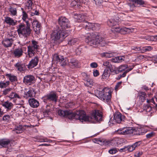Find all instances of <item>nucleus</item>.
<instances>
[{"instance_id":"nucleus-1","label":"nucleus","mask_w":157,"mask_h":157,"mask_svg":"<svg viewBox=\"0 0 157 157\" xmlns=\"http://www.w3.org/2000/svg\"><path fill=\"white\" fill-rule=\"evenodd\" d=\"M70 119H75L76 120H79L82 122H90L94 123L95 121H101L102 119V114L100 111L95 110L91 113L90 117L86 115L85 112L83 110L76 111L75 113H72L71 111H68L67 116Z\"/></svg>"},{"instance_id":"nucleus-2","label":"nucleus","mask_w":157,"mask_h":157,"mask_svg":"<svg viewBox=\"0 0 157 157\" xmlns=\"http://www.w3.org/2000/svg\"><path fill=\"white\" fill-rule=\"evenodd\" d=\"M67 36V34L65 30L58 29L52 32L51 34V38L52 40L57 44L62 42Z\"/></svg>"},{"instance_id":"nucleus-3","label":"nucleus","mask_w":157,"mask_h":157,"mask_svg":"<svg viewBox=\"0 0 157 157\" xmlns=\"http://www.w3.org/2000/svg\"><path fill=\"white\" fill-rule=\"evenodd\" d=\"M95 93L98 97L110 105L111 101V92L109 89L105 87L101 91L97 90Z\"/></svg>"},{"instance_id":"nucleus-4","label":"nucleus","mask_w":157,"mask_h":157,"mask_svg":"<svg viewBox=\"0 0 157 157\" xmlns=\"http://www.w3.org/2000/svg\"><path fill=\"white\" fill-rule=\"evenodd\" d=\"M17 32L19 36L27 38L30 36L32 31L30 28L26 27L24 24L21 23L17 26Z\"/></svg>"},{"instance_id":"nucleus-5","label":"nucleus","mask_w":157,"mask_h":157,"mask_svg":"<svg viewBox=\"0 0 157 157\" xmlns=\"http://www.w3.org/2000/svg\"><path fill=\"white\" fill-rule=\"evenodd\" d=\"M101 40V37L99 36L92 33L86 38V41L89 45L94 47V46L99 44Z\"/></svg>"},{"instance_id":"nucleus-6","label":"nucleus","mask_w":157,"mask_h":157,"mask_svg":"<svg viewBox=\"0 0 157 157\" xmlns=\"http://www.w3.org/2000/svg\"><path fill=\"white\" fill-rule=\"evenodd\" d=\"M121 133L124 134H133L135 135H142L144 132H142V130L140 128L132 130L130 128H124L121 130Z\"/></svg>"},{"instance_id":"nucleus-7","label":"nucleus","mask_w":157,"mask_h":157,"mask_svg":"<svg viewBox=\"0 0 157 157\" xmlns=\"http://www.w3.org/2000/svg\"><path fill=\"white\" fill-rule=\"evenodd\" d=\"M58 22L59 26L63 30L71 28L70 21L65 17H61L58 19Z\"/></svg>"},{"instance_id":"nucleus-8","label":"nucleus","mask_w":157,"mask_h":157,"mask_svg":"<svg viewBox=\"0 0 157 157\" xmlns=\"http://www.w3.org/2000/svg\"><path fill=\"white\" fill-rule=\"evenodd\" d=\"M58 98V96L56 93L55 91H52L43 97L42 99L44 102H47V100H48L56 103L57 101Z\"/></svg>"},{"instance_id":"nucleus-9","label":"nucleus","mask_w":157,"mask_h":157,"mask_svg":"<svg viewBox=\"0 0 157 157\" xmlns=\"http://www.w3.org/2000/svg\"><path fill=\"white\" fill-rule=\"evenodd\" d=\"M53 59L59 63V64L62 67L66 66L68 62V59L67 58H64L63 56L55 54L53 56Z\"/></svg>"},{"instance_id":"nucleus-10","label":"nucleus","mask_w":157,"mask_h":157,"mask_svg":"<svg viewBox=\"0 0 157 157\" xmlns=\"http://www.w3.org/2000/svg\"><path fill=\"white\" fill-rule=\"evenodd\" d=\"M36 81L35 77L32 75H27L23 78V82L26 85H31Z\"/></svg>"},{"instance_id":"nucleus-11","label":"nucleus","mask_w":157,"mask_h":157,"mask_svg":"<svg viewBox=\"0 0 157 157\" xmlns=\"http://www.w3.org/2000/svg\"><path fill=\"white\" fill-rule=\"evenodd\" d=\"M31 23L35 33L37 34H39L40 32V24L36 20H33Z\"/></svg>"},{"instance_id":"nucleus-12","label":"nucleus","mask_w":157,"mask_h":157,"mask_svg":"<svg viewBox=\"0 0 157 157\" xmlns=\"http://www.w3.org/2000/svg\"><path fill=\"white\" fill-rule=\"evenodd\" d=\"M124 117L119 112H117L114 113L113 117L114 122L120 123L124 119Z\"/></svg>"},{"instance_id":"nucleus-13","label":"nucleus","mask_w":157,"mask_h":157,"mask_svg":"<svg viewBox=\"0 0 157 157\" xmlns=\"http://www.w3.org/2000/svg\"><path fill=\"white\" fill-rule=\"evenodd\" d=\"M12 140L8 139H2L0 140V145L3 147L8 148L11 146Z\"/></svg>"},{"instance_id":"nucleus-14","label":"nucleus","mask_w":157,"mask_h":157,"mask_svg":"<svg viewBox=\"0 0 157 157\" xmlns=\"http://www.w3.org/2000/svg\"><path fill=\"white\" fill-rule=\"evenodd\" d=\"M28 101L30 106L33 108H37L40 104L39 101L34 98H30Z\"/></svg>"},{"instance_id":"nucleus-15","label":"nucleus","mask_w":157,"mask_h":157,"mask_svg":"<svg viewBox=\"0 0 157 157\" xmlns=\"http://www.w3.org/2000/svg\"><path fill=\"white\" fill-rule=\"evenodd\" d=\"M39 59L38 57H35L30 61L29 64L27 65L29 69L32 68L36 66L38 64Z\"/></svg>"},{"instance_id":"nucleus-16","label":"nucleus","mask_w":157,"mask_h":157,"mask_svg":"<svg viewBox=\"0 0 157 157\" xmlns=\"http://www.w3.org/2000/svg\"><path fill=\"white\" fill-rule=\"evenodd\" d=\"M13 40L12 38L6 39L2 41V43L4 47H11L13 43Z\"/></svg>"},{"instance_id":"nucleus-17","label":"nucleus","mask_w":157,"mask_h":157,"mask_svg":"<svg viewBox=\"0 0 157 157\" xmlns=\"http://www.w3.org/2000/svg\"><path fill=\"white\" fill-rule=\"evenodd\" d=\"M23 51L21 48H15L13 51V54L15 57L19 58L23 54Z\"/></svg>"},{"instance_id":"nucleus-18","label":"nucleus","mask_w":157,"mask_h":157,"mask_svg":"<svg viewBox=\"0 0 157 157\" xmlns=\"http://www.w3.org/2000/svg\"><path fill=\"white\" fill-rule=\"evenodd\" d=\"M36 94L35 90L33 88H31L27 92L24 93V97L27 99L29 97H34Z\"/></svg>"},{"instance_id":"nucleus-19","label":"nucleus","mask_w":157,"mask_h":157,"mask_svg":"<svg viewBox=\"0 0 157 157\" xmlns=\"http://www.w3.org/2000/svg\"><path fill=\"white\" fill-rule=\"evenodd\" d=\"M14 66L16 69L20 72L24 71L25 69V65L21 62L19 61L17 62Z\"/></svg>"},{"instance_id":"nucleus-20","label":"nucleus","mask_w":157,"mask_h":157,"mask_svg":"<svg viewBox=\"0 0 157 157\" xmlns=\"http://www.w3.org/2000/svg\"><path fill=\"white\" fill-rule=\"evenodd\" d=\"M118 18V17H116V20H115V19H111L110 20H109L108 21H107V24L110 27H113L114 26H115L117 25L118 23H119L120 21L119 19H117V18Z\"/></svg>"},{"instance_id":"nucleus-21","label":"nucleus","mask_w":157,"mask_h":157,"mask_svg":"<svg viewBox=\"0 0 157 157\" xmlns=\"http://www.w3.org/2000/svg\"><path fill=\"white\" fill-rule=\"evenodd\" d=\"M124 142V140L123 139L117 137L114 138L111 141V143L115 146H118Z\"/></svg>"},{"instance_id":"nucleus-22","label":"nucleus","mask_w":157,"mask_h":157,"mask_svg":"<svg viewBox=\"0 0 157 157\" xmlns=\"http://www.w3.org/2000/svg\"><path fill=\"white\" fill-rule=\"evenodd\" d=\"M36 50L33 48L32 46L29 45L28 46V54L27 56L29 58H31L34 55L35 53V51Z\"/></svg>"},{"instance_id":"nucleus-23","label":"nucleus","mask_w":157,"mask_h":157,"mask_svg":"<svg viewBox=\"0 0 157 157\" xmlns=\"http://www.w3.org/2000/svg\"><path fill=\"white\" fill-rule=\"evenodd\" d=\"M4 21L7 24L12 26L16 25L17 23L16 21H15L13 19L9 17H5Z\"/></svg>"},{"instance_id":"nucleus-24","label":"nucleus","mask_w":157,"mask_h":157,"mask_svg":"<svg viewBox=\"0 0 157 157\" xmlns=\"http://www.w3.org/2000/svg\"><path fill=\"white\" fill-rule=\"evenodd\" d=\"M134 147L132 145H128L124 146L123 148L120 149L119 151L120 152H125L128 151L129 152H131L135 150Z\"/></svg>"},{"instance_id":"nucleus-25","label":"nucleus","mask_w":157,"mask_h":157,"mask_svg":"<svg viewBox=\"0 0 157 157\" xmlns=\"http://www.w3.org/2000/svg\"><path fill=\"white\" fill-rule=\"evenodd\" d=\"M78 61L74 59H71L69 62V66L72 68L77 67L78 66Z\"/></svg>"},{"instance_id":"nucleus-26","label":"nucleus","mask_w":157,"mask_h":157,"mask_svg":"<svg viewBox=\"0 0 157 157\" xmlns=\"http://www.w3.org/2000/svg\"><path fill=\"white\" fill-rule=\"evenodd\" d=\"M2 106L5 108L7 109V110H10L13 106V104L11 102L7 101L4 102L2 104Z\"/></svg>"},{"instance_id":"nucleus-27","label":"nucleus","mask_w":157,"mask_h":157,"mask_svg":"<svg viewBox=\"0 0 157 157\" xmlns=\"http://www.w3.org/2000/svg\"><path fill=\"white\" fill-rule=\"evenodd\" d=\"M110 73L109 72V69L106 68L105 69L102 75V78L103 79H107L109 77Z\"/></svg>"},{"instance_id":"nucleus-28","label":"nucleus","mask_w":157,"mask_h":157,"mask_svg":"<svg viewBox=\"0 0 157 157\" xmlns=\"http://www.w3.org/2000/svg\"><path fill=\"white\" fill-rule=\"evenodd\" d=\"M6 76L11 82H15L17 80V76L11 74H6Z\"/></svg>"},{"instance_id":"nucleus-29","label":"nucleus","mask_w":157,"mask_h":157,"mask_svg":"<svg viewBox=\"0 0 157 157\" xmlns=\"http://www.w3.org/2000/svg\"><path fill=\"white\" fill-rule=\"evenodd\" d=\"M82 26L85 28L86 29H91L92 28V23L87 21H83L81 24Z\"/></svg>"},{"instance_id":"nucleus-30","label":"nucleus","mask_w":157,"mask_h":157,"mask_svg":"<svg viewBox=\"0 0 157 157\" xmlns=\"http://www.w3.org/2000/svg\"><path fill=\"white\" fill-rule=\"evenodd\" d=\"M13 89L11 88H6L2 91V94L4 96L7 95L8 97L13 92Z\"/></svg>"},{"instance_id":"nucleus-31","label":"nucleus","mask_w":157,"mask_h":157,"mask_svg":"<svg viewBox=\"0 0 157 157\" xmlns=\"http://www.w3.org/2000/svg\"><path fill=\"white\" fill-rule=\"evenodd\" d=\"M8 10L11 15L13 16H17V12L16 8L13 7L11 6H10Z\"/></svg>"},{"instance_id":"nucleus-32","label":"nucleus","mask_w":157,"mask_h":157,"mask_svg":"<svg viewBox=\"0 0 157 157\" xmlns=\"http://www.w3.org/2000/svg\"><path fill=\"white\" fill-rule=\"evenodd\" d=\"M128 29L125 27L123 29H121L120 28L117 27L112 28L111 29V31L114 33H119L120 32H121L122 31L127 32Z\"/></svg>"},{"instance_id":"nucleus-33","label":"nucleus","mask_w":157,"mask_h":157,"mask_svg":"<svg viewBox=\"0 0 157 157\" xmlns=\"http://www.w3.org/2000/svg\"><path fill=\"white\" fill-rule=\"evenodd\" d=\"M10 82L9 81H6V82L1 81H0V88L2 89L4 88H6L9 86L10 85Z\"/></svg>"},{"instance_id":"nucleus-34","label":"nucleus","mask_w":157,"mask_h":157,"mask_svg":"<svg viewBox=\"0 0 157 157\" xmlns=\"http://www.w3.org/2000/svg\"><path fill=\"white\" fill-rule=\"evenodd\" d=\"M143 38L145 39L148 41H157V35L155 36H143Z\"/></svg>"},{"instance_id":"nucleus-35","label":"nucleus","mask_w":157,"mask_h":157,"mask_svg":"<svg viewBox=\"0 0 157 157\" xmlns=\"http://www.w3.org/2000/svg\"><path fill=\"white\" fill-rule=\"evenodd\" d=\"M68 44L69 45H73L78 42V40L76 38H71L68 39Z\"/></svg>"},{"instance_id":"nucleus-36","label":"nucleus","mask_w":157,"mask_h":157,"mask_svg":"<svg viewBox=\"0 0 157 157\" xmlns=\"http://www.w3.org/2000/svg\"><path fill=\"white\" fill-rule=\"evenodd\" d=\"M68 110H63L59 109L58 111V115L61 117H66L67 116Z\"/></svg>"},{"instance_id":"nucleus-37","label":"nucleus","mask_w":157,"mask_h":157,"mask_svg":"<svg viewBox=\"0 0 157 157\" xmlns=\"http://www.w3.org/2000/svg\"><path fill=\"white\" fill-rule=\"evenodd\" d=\"M83 16H82L80 14H75L74 18L79 22H81L84 21Z\"/></svg>"},{"instance_id":"nucleus-38","label":"nucleus","mask_w":157,"mask_h":157,"mask_svg":"<svg viewBox=\"0 0 157 157\" xmlns=\"http://www.w3.org/2000/svg\"><path fill=\"white\" fill-rule=\"evenodd\" d=\"M138 96L139 97L140 99L142 101H144L145 100L146 96V94L144 92H140L138 93Z\"/></svg>"},{"instance_id":"nucleus-39","label":"nucleus","mask_w":157,"mask_h":157,"mask_svg":"<svg viewBox=\"0 0 157 157\" xmlns=\"http://www.w3.org/2000/svg\"><path fill=\"white\" fill-rule=\"evenodd\" d=\"M8 97L12 99L16 98L19 99L21 98V97L19 96L18 94L13 92H12L11 94H10V95L8 96Z\"/></svg>"},{"instance_id":"nucleus-40","label":"nucleus","mask_w":157,"mask_h":157,"mask_svg":"<svg viewBox=\"0 0 157 157\" xmlns=\"http://www.w3.org/2000/svg\"><path fill=\"white\" fill-rule=\"evenodd\" d=\"M109 70L111 72L115 74H117L118 73L117 71V69L114 66L111 65L109 67Z\"/></svg>"},{"instance_id":"nucleus-41","label":"nucleus","mask_w":157,"mask_h":157,"mask_svg":"<svg viewBox=\"0 0 157 157\" xmlns=\"http://www.w3.org/2000/svg\"><path fill=\"white\" fill-rule=\"evenodd\" d=\"M31 42L32 44L30 45L32 46L33 48L37 50L39 48V47L38 42L34 40H32Z\"/></svg>"},{"instance_id":"nucleus-42","label":"nucleus","mask_w":157,"mask_h":157,"mask_svg":"<svg viewBox=\"0 0 157 157\" xmlns=\"http://www.w3.org/2000/svg\"><path fill=\"white\" fill-rule=\"evenodd\" d=\"M12 116L11 115H6L3 116L2 118V120L6 122H9L11 120Z\"/></svg>"},{"instance_id":"nucleus-43","label":"nucleus","mask_w":157,"mask_h":157,"mask_svg":"<svg viewBox=\"0 0 157 157\" xmlns=\"http://www.w3.org/2000/svg\"><path fill=\"white\" fill-rule=\"evenodd\" d=\"M114 53H108V52H105L102 54V56H103L107 58H111L114 56Z\"/></svg>"},{"instance_id":"nucleus-44","label":"nucleus","mask_w":157,"mask_h":157,"mask_svg":"<svg viewBox=\"0 0 157 157\" xmlns=\"http://www.w3.org/2000/svg\"><path fill=\"white\" fill-rule=\"evenodd\" d=\"M22 10V18L23 21H25L28 18V15L27 13L24 11L23 9L21 8Z\"/></svg>"},{"instance_id":"nucleus-45","label":"nucleus","mask_w":157,"mask_h":157,"mask_svg":"<svg viewBox=\"0 0 157 157\" xmlns=\"http://www.w3.org/2000/svg\"><path fill=\"white\" fill-rule=\"evenodd\" d=\"M127 67L128 65L126 64L121 65L119 67V71L121 72L122 71L125 70Z\"/></svg>"},{"instance_id":"nucleus-46","label":"nucleus","mask_w":157,"mask_h":157,"mask_svg":"<svg viewBox=\"0 0 157 157\" xmlns=\"http://www.w3.org/2000/svg\"><path fill=\"white\" fill-rule=\"evenodd\" d=\"M85 85L87 86L91 87L92 85V81H91L90 79H88L87 81L84 83Z\"/></svg>"},{"instance_id":"nucleus-47","label":"nucleus","mask_w":157,"mask_h":157,"mask_svg":"<svg viewBox=\"0 0 157 157\" xmlns=\"http://www.w3.org/2000/svg\"><path fill=\"white\" fill-rule=\"evenodd\" d=\"M144 110H145L146 112H150L151 110V107L148 105L145 106L143 107Z\"/></svg>"},{"instance_id":"nucleus-48","label":"nucleus","mask_w":157,"mask_h":157,"mask_svg":"<svg viewBox=\"0 0 157 157\" xmlns=\"http://www.w3.org/2000/svg\"><path fill=\"white\" fill-rule=\"evenodd\" d=\"M97 142L99 144L102 145H103L106 143V141L104 140L97 139L96 140Z\"/></svg>"},{"instance_id":"nucleus-49","label":"nucleus","mask_w":157,"mask_h":157,"mask_svg":"<svg viewBox=\"0 0 157 157\" xmlns=\"http://www.w3.org/2000/svg\"><path fill=\"white\" fill-rule=\"evenodd\" d=\"M33 4V3L32 1L29 0L28 1L27 4V6L28 9L30 10L32 9L31 7Z\"/></svg>"},{"instance_id":"nucleus-50","label":"nucleus","mask_w":157,"mask_h":157,"mask_svg":"<svg viewBox=\"0 0 157 157\" xmlns=\"http://www.w3.org/2000/svg\"><path fill=\"white\" fill-rule=\"evenodd\" d=\"M74 105L72 102H69L65 104V107L66 108H71Z\"/></svg>"},{"instance_id":"nucleus-51","label":"nucleus","mask_w":157,"mask_h":157,"mask_svg":"<svg viewBox=\"0 0 157 157\" xmlns=\"http://www.w3.org/2000/svg\"><path fill=\"white\" fill-rule=\"evenodd\" d=\"M121 82H119L116 85L115 90L116 91H117L121 88Z\"/></svg>"},{"instance_id":"nucleus-52","label":"nucleus","mask_w":157,"mask_h":157,"mask_svg":"<svg viewBox=\"0 0 157 157\" xmlns=\"http://www.w3.org/2000/svg\"><path fill=\"white\" fill-rule=\"evenodd\" d=\"M52 109L47 108V109L43 111V113L44 115H49L51 113Z\"/></svg>"},{"instance_id":"nucleus-53","label":"nucleus","mask_w":157,"mask_h":157,"mask_svg":"<svg viewBox=\"0 0 157 157\" xmlns=\"http://www.w3.org/2000/svg\"><path fill=\"white\" fill-rule=\"evenodd\" d=\"M134 2L136 3H137L140 5H142L144 4V2L142 0H135Z\"/></svg>"},{"instance_id":"nucleus-54","label":"nucleus","mask_w":157,"mask_h":157,"mask_svg":"<svg viewBox=\"0 0 157 157\" xmlns=\"http://www.w3.org/2000/svg\"><path fill=\"white\" fill-rule=\"evenodd\" d=\"M117 152V151L116 148L111 149L109 151V153L111 154H115Z\"/></svg>"},{"instance_id":"nucleus-55","label":"nucleus","mask_w":157,"mask_h":157,"mask_svg":"<svg viewBox=\"0 0 157 157\" xmlns=\"http://www.w3.org/2000/svg\"><path fill=\"white\" fill-rule=\"evenodd\" d=\"M82 50V48L80 47H78L75 50V53L77 55H79L81 54Z\"/></svg>"},{"instance_id":"nucleus-56","label":"nucleus","mask_w":157,"mask_h":157,"mask_svg":"<svg viewBox=\"0 0 157 157\" xmlns=\"http://www.w3.org/2000/svg\"><path fill=\"white\" fill-rule=\"evenodd\" d=\"M155 133L152 132L147 134L146 136V137L147 138L149 139L153 137Z\"/></svg>"},{"instance_id":"nucleus-57","label":"nucleus","mask_w":157,"mask_h":157,"mask_svg":"<svg viewBox=\"0 0 157 157\" xmlns=\"http://www.w3.org/2000/svg\"><path fill=\"white\" fill-rule=\"evenodd\" d=\"M111 65L109 63L108 61H105L103 63V65L107 67V68L109 69V67Z\"/></svg>"},{"instance_id":"nucleus-58","label":"nucleus","mask_w":157,"mask_h":157,"mask_svg":"<svg viewBox=\"0 0 157 157\" xmlns=\"http://www.w3.org/2000/svg\"><path fill=\"white\" fill-rule=\"evenodd\" d=\"M118 63L121 62L124 60V57L123 56H118Z\"/></svg>"},{"instance_id":"nucleus-59","label":"nucleus","mask_w":157,"mask_h":157,"mask_svg":"<svg viewBox=\"0 0 157 157\" xmlns=\"http://www.w3.org/2000/svg\"><path fill=\"white\" fill-rule=\"evenodd\" d=\"M142 152L141 151H136L134 154V156L136 157H140L142 154Z\"/></svg>"},{"instance_id":"nucleus-60","label":"nucleus","mask_w":157,"mask_h":157,"mask_svg":"<svg viewBox=\"0 0 157 157\" xmlns=\"http://www.w3.org/2000/svg\"><path fill=\"white\" fill-rule=\"evenodd\" d=\"M118 56L114 58H112L110 60L111 61L115 63H118Z\"/></svg>"},{"instance_id":"nucleus-61","label":"nucleus","mask_w":157,"mask_h":157,"mask_svg":"<svg viewBox=\"0 0 157 157\" xmlns=\"http://www.w3.org/2000/svg\"><path fill=\"white\" fill-rule=\"evenodd\" d=\"M22 127L21 125H19L15 127V129L17 131H22Z\"/></svg>"},{"instance_id":"nucleus-62","label":"nucleus","mask_w":157,"mask_h":157,"mask_svg":"<svg viewBox=\"0 0 157 157\" xmlns=\"http://www.w3.org/2000/svg\"><path fill=\"white\" fill-rule=\"evenodd\" d=\"M90 66L92 68H96L98 67V64L97 63L93 62L90 64Z\"/></svg>"},{"instance_id":"nucleus-63","label":"nucleus","mask_w":157,"mask_h":157,"mask_svg":"<svg viewBox=\"0 0 157 157\" xmlns=\"http://www.w3.org/2000/svg\"><path fill=\"white\" fill-rule=\"evenodd\" d=\"M78 4L77 3L75 0H74L72 1L71 3V5L72 6H75L76 5H78Z\"/></svg>"},{"instance_id":"nucleus-64","label":"nucleus","mask_w":157,"mask_h":157,"mask_svg":"<svg viewBox=\"0 0 157 157\" xmlns=\"http://www.w3.org/2000/svg\"><path fill=\"white\" fill-rule=\"evenodd\" d=\"M153 49L150 46L145 47L144 48V50L145 51H150Z\"/></svg>"}]
</instances>
